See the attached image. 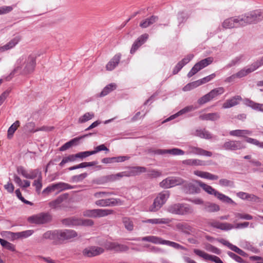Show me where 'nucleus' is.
<instances>
[{
	"instance_id": "obj_3",
	"label": "nucleus",
	"mask_w": 263,
	"mask_h": 263,
	"mask_svg": "<svg viewBox=\"0 0 263 263\" xmlns=\"http://www.w3.org/2000/svg\"><path fill=\"white\" fill-rule=\"evenodd\" d=\"M243 27L256 24L263 20V12L261 10H255L241 15Z\"/></svg>"
},
{
	"instance_id": "obj_11",
	"label": "nucleus",
	"mask_w": 263,
	"mask_h": 263,
	"mask_svg": "<svg viewBox=\"0 0 263 263\" xmlns=\"http://www.w3.org/2000/svg\"><path fill=\"white\" fill-rule=\"evenodd\" d=\"M246 148V146L241 141L229 140L222 145L221 148L226 151H235Z\"/></svg>"
},
{
	"instance_id": "obj_1",
	"label": "nucleus",
	"mask_w": 263,
	"mask_h": 263,
	"mask_svg": "<svg viewBox=\"0 0 263 263\" xmlns=\"http://www.w3.org/2000/svg\"><path fill=\"white\" fill-rule=\"evenodd\" d=\"M36 55L33 54L28 56H22L17 60L16 67L12 73L17 72L24 74L31 73L34 71L36 66Z\"/></svg>"
},
{
	"instance_id": "obj_33",
	"label": "nucleus",
	"mask_w": 263,
	"mask_h": 263,
	"mask_svg": "<svg viewBox=\"0 0 263 263\" xmlns=\"http://www.w3.org/2000/svg\"><path fill=\"white\" fill-rule=\"evenodd\" d=\"M255 70V67L254 66L253 64H252L251 65L243 68L236 73V76L237 77V78H241L247 76L252 72H253Z\"/></svg>"
},
{
	"instance_id": "obj_18",
	"label": "nucleus",
	"mask_w": 263,
	"mask_h": 263,
	"mask_svg": "<svg viewBox=\"0 0 263 263\" xmlns=\"http://www.w3.org/2000/svg\"><path fill=\"white\" fill-rule=\"evenodd\" d=\"M194 252L196 255L202 257L205 260H211L215 262V263H223L219 257L215 255H210L200 250L194 249Z\"/></svg>"
},
{
	"instance_id": "obj_61",
	"label": "nucleus",
	"mask_w": 263,
	"mask_h": 263,
	"mask_svg": "<svg viewBox=\"0 0 263 263\" xmlns=\"http://www.w3.org/2000/svg\"><path fill=\"white\" fill-rule=\"evenodd\" d=\"M216 75L215 73H212L207 77H205L201 79L197 80L198 82L199 85H201L203 84L206 83L212 79H213L215 77Z\"/></svg>"
},
{
	"instance_id": "obj_54",
	"label": "nucleus",
	"mask_w": 263,
	"mask_h": 263,
	"mask_svg": "<svg viewBox=\"0 0 263 263\" xmlns=\"http://www.w3.org/2000/svg\"><path fill=\"white\" fill-rule=\"evenodd\" d=\"M76 159H77L75 154L69 155L67 157L63 158L62 161L60 163L59 165L62 167L65 163L69 162L75 161Z\"/></svg>"
},
{
	"instance_id": "obj_13",
	"label": "nucleus",
	"mask_w": 263,
	"mask_h": 263,
	"mask_svg": "<svg viewBox=\"0 0 263 263\" xmlns=\"http://www.w3.org/2000/svg\"><path fill=\"white\" fill-rule=\"evenodd\" d=\"M104 249L98 246H89L85 248L82 251V254L86 257H93L103 253Z\"/></svg>"
},
{
	"instance_id": "obj_59",
	"label": "nucleus",
	"mask_w": 263,
	"mask_h": 263,
	"mask_svg": "<svg viewBox=\"0 0 263 263\" xmlns=\"http://www.w3.org/2000/svg\"><path fill=\"white\" fill-rule=\"evenodd\" d=\"M88 174L87 173H84L78 175L73 176L71 177V180L73 182H79L82 181L87 176Z\"/></svg>"
},
{
	"instance_id": "obj_41",
	"label": "nucleus",
	"mask_w": 263,
	"mask_h": 263,
	"mask_svg": "<svg viewBox=\"0 0 263 263\" xmlns=\"http://www.w3.org/2000/svg\"><path fill=\"white\" fill-rule=\"evenodd\" d=\"M117 87L116 83H111L106 85L100 93V97H104L109 93L110 92L115 90Z\"/></svg>"
},
{
	"instance_id": "obj_50",
	"label": "nucleus",
	"mask_w": 263,
	"mask_h": 263,
	"mask_svg": "<svg viewBox=\"0 0 263 263\" xmlns=\"http://www.w3.org/2000/svg\"><path fill=\"white\" fill-rule=\"evenodd\" d=\"M95 116L94 113L92 112H88L79 118L78 122L80 123H85L87 121L92 119Z\"/></svg>"
},
{
	"instance_id": "obj_62",
	"label": "nucleus",
	"mask_w": 263,
	"mask_h": 263,
	"mask_svg": "<svg viewBox=\"0 0 263 263\" xmlns=\"http://www.w3.org/2000/svg\"><path fill=\"white\" fill-rule=\"evenodd\" d=\"M102 151L108 152L109 149L105 145V144H103L95 147L94 150L91 151V152L92 155H94Z\"/></svg>"
},
{
	"instance_id": "obj_56",
	"label": "nucleus",
	"mask_w": 263,
	"mask_h": 263,
	"mask_svg": "<svg viewBox=\"0 0 263 263\" xmlns=\"http://www.w3.org/2000/svg\"><path fill=\"white\" fill-rule=\"evenodd\" d=\"M35 124L34 122H30L26 123L24 126V130L26 132L29 133H35L36 132V129H35Z\"/></svg>"
},
{
	"instance_id": "obj_39",
	"label": "nucleus",
	"mask_w": 263,
	"mask_h": 263,
	"mask_svg": "<svg viewBox=\"0 0 263 263\" xmlns=\"http://www.w3.org/2000/svg\"><path fill=\"white\" fill-rule=\"evenodd\" d=\"M203 210L209 213L215 212L220 210V207L214 203L205 202L203 204Z\"/></svg>"
},
{
	"instance_id": "obj_10",
	"label": "nucleus",
	"mask_w": 263,
	"mask_h": 263,
	"mask_svg": "<svg viewBox=\"0 0 263 263\" xmlns=\"http://www.w3.org/2000/svg\"><path fill=\"white\" fill-rule=\"evenodd\" d=\"M113 213V211L109 209H93L87 210L83 212L85 217L98 218L105 217Z\"/></svg>"
},
{
	"instance_id": "obj_43",
	"label": "nucleus",
	"mask_w": 263,
	"mask_h": 263,
	"mask_svg": "<svg viewBox=\"0 0 263 263\" xmlns=\"http://www.w3.org/2000/svg\"><path fill=\"white\" fill-rule=\"evenodd\" d=\"M199 185L206 193L210 195H214L215 196L217 195L219 192L213 189L211 186L203 182H199Z\"/></svg>"
},
{
	"instance_id": "obj_31",
	"label": "nucleus",
	"mask_w": 263,
	"mask_h": 263,
	"mask_svg": "<svg viewBox=\"0 0 263 263\" xmlns=\"http://www.w3.org/2000/svg\"><path fill=\"white\" fill-rule=\"evenodd\" d=\"M158 20V17L155 15H152L149 17L142 20L139 26L142 28H146L153 25Z\"/></svg>"
},
{
	"instance_id": "obj_8",
	"label": "nucleus",
	"mask_w": 263,
	"mask_h": 263,
	"mask_svg": "<svg viewBox=\"0 0 263 263\" xmlns=\"http://www.w3.org/2000/svg\"><path fill=\"white\" fill-rule=\"evenodd\" d=\"M222 26L225 29H232L243 27L241 16L231 17L224 20Z\"/></svg>"
},
{
	"instance_id": "obj_63",
	"label": "nucleus",
	"mask_w": 263,
	"mask_h": 263,
	"mask_svg": "<svg viewBox=\"0 0 263 263\" xmlns=\"http://www.w3.org/2000/svg\"><path fill=\"white\" fill-rule=\"evenodd\" d=\"M211 101V98L209 96V93H206V95H204L202 97L200 98L198 101L197 103L200 105H203L210 101Z\"/></svg>"
},
{
	"instance_id": "obj_35",
	"label": "nucleus",
	"mask_w": 263,
	"mask_h": 263,
	"mask_svg": "<svg viewBox=\"0 0 263 263\" xmlns=\"http://www.w3.org/2000/svg\"><path fill=\"white\" fill-rule=\"evenodd\" d=\"M68 197L67 194H64L59 196L55 200L49 203V205L52 209H57L60 207L61 203Z\"/></svg>"
},
{
	"instance_id": "obj_60",
	"label": "nucleus",
	"mask_w": 263,
	"mask_h": 263,
	"mask_svg": "<svg viewBox=\"0 0 263 263\" xmlns=\"http://www.w3.org/2000/svg\"><path fill=\"white\" fill-rule=\"evenodd\" d=\"M199 84L197 81L190 83L186 85L183 88V90L185 91H190L198 86H199Z\"/></svg>"
},
{
	"instance_id": "obj_9",
	"label": "nucleus",
	"mask_w": 263,
	"mask_h": 263,
	"mask_svg": "<svg viewBox=\"0 0 263 263\" xmlns=\"http://www.w3.org/2000/svg\"><path fill=\"white\" fill-rule=\"evenodd\" d=\"M213 58L210 57L203 59L196 63L192 67V69L187 73V77L189 78L192 77L199 71L212 64L213 62Z\"/></svg>"
},
{
	"instance_id": "obj_14",
	"label": "nucleus",
	"mask_w": 263,
	"mask_h": 263,
	"mask_svg": "<svg viewBox=\"0 0 263 263\" xmlns=\"http://www.w3.org/2000/svg\"><path fill=\"white\" fill-rule=\"evenodd\" d=\"M106 249L108 250L114 251L115 252H122L126 251L129 249L127 246L117 242L108 241L105 244Z\"/></svg>"
},
{
	"instance_id": "obj_12",
	"label": "nucleus",
	"mask_w": 263,
	"mask_h": 263,
	"mask_svg": "<svg viewBox=\"0 0 263 263\" xmlns=\"http://www.w3.org/2000/svg\"><path fill=\"white\" fill-rule=\"evenodd\" d=\"M184 180L180 177H172L164 179L160 183L161 187L168 189L176 185L183 184Z\"/></svg>"
},
{
	"instance_id": "obj_47",
	"label": "nucleus",
	"mask_w": 263,
	"mask_h": 263,
	"mask_svg": "<svg viewBox=\"0 0 263 263\" xmlns=\"http://www.w3.org/2000/svg\"><path fill=\"white\" fill-rule=\"evenodd\" d=\"M171 220L169 218H154V219H148L146 220L147 223L152 224H168Z\"/></svg>"
},
{
	"instance_id": "obj_42",
	"label": "nucleus",
	"mask_w": 263,
	"mask_h": 263,
	"mask_svg": "<svg viewBox=\"0 0 263 263\" xmlns=\"http://www.w3.org/2000/svg\"><path fill=\"white\" fill-rule=\"evenodd\" d=\"M195 135L201 138L206 139H211L212 138V134L205 129H197L195 132Z\"/></svg>"
},
{
	"instance_id": "obj_26",
	"label": "nucleus",
	"mask_w": 263,
	"mask_h": 263,
	"mask_svg": "<svg viewBox=\"0 0 263 263\" xmlns=\"http://www.w3.org/2000/svg\"><path fill=\"white\" fill-rule=\"evenodd\" d=\"M131 172L126 173L125 172H123L121 173H119L117 174L110 175L106 176H104L101 178V180L103 182H107L109 181H114L116 180L118 177H122L123 176H130L131 175Z\"/></svg>"
},
{
	"instance_id": "obj_46",
	"label": "nucleus",
	"mask_w": 263,
	"mask_h": 263,
	"mask_svg": "<svg viewBox=\"0 0 263 263\" xmlns=\"http://www.w3.org/2000/svg\"><path fill=\"white\" fill-rule=\"evenodd\" d=\"M224 89L222 87H219L211 90L209 92V96L211 100L216 98L217 96L223 93Z\"/></svg>"
},
{
	"instance_id": "obj_48",
	"label": "nucleus",
	"mask_w": 263,
	"mask_h": 263,
	"mask_svg": "<svg viewBox=\"0 0 263 263\" xmlns=\"http://www.w3.org/2000/svg\"><path fill=\"white\" fill-rule=\"evenodd\" d=\"M247 105L251 107L252 109L256 110L257 111L263 112V104H260L255 103L254 101L248 100Z\"/></svg>"
},
{
	"instance_id": "obj_51",
	"label": "nucleus",
	"mask_w": 263,
	"mask_h": 263,
	"mask_svg": "<svg viewBox=\"0 0 263 263\" xmlns=\"http://www.w3.org/2000/svg\"><path fill=\"white\" fill-rule=\"evenodd\" d=\"M243 57V55L242 54L235 57L226 66V67L227 68H229L232 66L239 64L242 61Z\"/></svg>"
},
{
	"instance_id": "obj_22",
	"label": "nucleus",
	"mask_w": 263,
	"mask_h": 263,
	"mask_svg": "<svg viewBox=\"0 0 263 263\" xmlns=\"http://www.w3.org/2000/svg\"><path fill=\"white\" fill-rule=\"evenodd\" d=\"M21 40V37L20 36H16L14 37L6 45L3 46H0V52H3L13 48Z\"/></svg>"
},
{
	"instance_id": "obj_53",
	"label": "nucleus",
	"mask_w": 263,
	"mask_h": 263,
	"mask_svg": "<svg viewBox=\"0 0 263 263\" xmlns=\"http://www.w3.org/2000/svg\"><path fill=\"white\" fill-rule=\"evenodd\" d=\"M216 197H217L218 199H219L223 202L227 203L235 204V203L233 201V200L231 198L219 192L217 195L216 196Z\"/></svg>"
},
{
	"instance_id": "obj_64",
	"label": "nucleus",
	"mask_w": 263,
	"mask_h": 263,
	"mask_svg": "<svg viewBox=\"0 0 263 263\" xmlns=\"http://www.w3.org/2000/svg\"><path fill=\"white\" fill-rule=\"evenodd\" d=\"M227 254L231 258H232V259L235 260L237 262H239V263H245L244 260L241 257H240L238 255L235 254V253H233L232 252H230V251H228L227 252Z\"/></svg>"
},
{
	"instance_id": "obj_6",
	"label": "nucleus",
	"mask_w": 263,
	"mask_h": 263,
	"mask_svg": "<svg viewBox=\"0 0 263 263\" xmlns=\"http://www.w3.org/2000/svg\"><path fill=\"white\" fill-rule=\"evenodd\" d=\"M52 215L48 212H42L33 215L28 218V221L33 224H44L50 222L52 220Z\"/></svg>"
},
{
	"instance_id": "obj_15",
	"label": "nucleus",
	"mask_w": 263,
	"mask_h": 263,
	"mask_svg": "<svg viewBox=\"0 0 263 263\" xmlns=\"http://www.w3.org/2000/svg\"><path fill=\"white\" fill-rule=\"evenodd\" d=\"M200 181H193L191 182H187L184 184V191L188 194H196L200 192L199 183Z\"/></svg>"
},
{
	"instance_id": "obj_29",
	"label": "nucleus",
	"mask_w": 263,
	"mask_h": 263,
	"mask_svg": "<svg viewBox=\"0 0 263 263\" xmlns=\"http://www.w3.org/2000/svg\"><path fill=\"white\" fill-rule=\"evenodd\" d=\"M242 100L240 96H235L232 98L227 100L222 105V108H229L237 105L240 101Z\"/></svg>"
},
{
	"instance_id": "obj_58",
	"label": "nucleus",
	"mask_w": 263,
	"mask_h": 263,
	"mask_svg": "<svg viewBox=\"0 0 263 263\" xmlns=\"http://www.w3.org/2000/svg\"><path fill=\"white\" fill-rule=\"evenodd\" d=\"M42 174H40V176L38 177L36 180H35L33 183V185L36 188V191L37 192H40L42 187Z\"/></svg>"
},
{
	"instance_id": "obj_30",
	"label": "nucleus",
	"mask_w": 263,
	"mask_h": 263,
	"mask_svg": "<svg viewBox=\"0 0 263 263\" xmlns=\"http://www.w3.org/2000/svg\"><path fill=\"white\" fill-rule=\"evenodd\" d=\"M229 134L232 136L244 138L246 140L247 135H251L252 132L247 129H236L230 131Z\"/></svg>"
},
{
	"instance_id": "obj_57",
	"label": "nucleus",
	"mask_w": 263,
	"mask_h": 263,
	"mask_svg": "<svg viewBox=\"0 0 263 263\" xmlns=\"http://www.w3.org/2000/svg\"><path fill=\"white\" fill-rule=\"evenodd\" d=\"M219 184L224 187H234V182L227 179H221L219 180Z\"/></svg>"
},
{
	"instance_id": "obj_17",
	"label": "nucleus",
	"mask_w": 263,
	"mask_h": 263,
	"mask_svg": "<svg viewBox=\"0 0 263 263\" xmlns=\"http://www.w3.org/2000/svg\"><path fill=\"white\" fill-rule=\"evenodd\" d=\"M186 154H194L197 155L204 156L206 157H211L212 153L210 151L204 150L200 147L189 145L187 147Z\"/></svg>"
},
{
	"instance_id": "obj_20",
	"label": "nucleus",
	"mask_w": 263,
	"mask_h": 263,
	"mask_svg": "<svg viewBox=\"0 0 263 263\" xmlns=\"http://www.w3.org/2000/svg\"><path fill=\"white\" fill-rule=\"evenodd\" d=\"M154 154L157 155H164L168 154L174 156L183 155L185 154V152L183 150L178 148H173L169 149H158L154 151Z\"/></svg>"
},
{
	"instance_id": "obj_28",
	"label": "nucleus",
	"mask_w": 263,
	"mask_h": 263,
	"mask_svg": "<svg viewBox=\"0 0 263 263\" xmlns=\"http://www.w3.org/2000/svg\"><path fill=\"white\" fill-rule=\"evenodd\" d=\"M80 221V218L75 216L64 218L61 220L63 225L69 227L79 226Z\"/></svg>"
},
{
	"instance_id": "obj_16",
	"label": "nucleus",
	"mask_w": 263,
	"mask_h": 263,
	"mask_svg": "<svg viewBox=\"0 0 263 263\" xmlns=\"http://www.w3.org/2000/svg\"><path fill=\"white\" fill-rule=\"evenodd\" d=\"M59 241L71 239L78 236L77 232L73 230H59Z\"/></svg>"
},
{
	"instance_id": "obj_27",
	"label": "nucleus",
	"mask_w": 263,
	"mask_h": 263,
	"mask_svg": "<svg viewBox=\"0 0 263 263\" xmlns=\"http://www.w3.org/2000/svg\"><path fill=\"white\" fill-rule=\"evenodd\" d=\"M148 37L149 35L147 33H144L140 35L133 44V53L144 44L147 40Z\"/></svg>"
},
{
	"instance_id": "obj_52",
	"label": "nucleus",
	"mask_w": 263,
	"mask_h": 263,
	"mask_svg": "<svg viewBox=\"0 0 263 263\" xmlns=\"http://www.w3.org/2000/svg\"><path fill=\"white\" fill-rule=\"evenodd\" d=\"M245 141L248 143L254 145L259 148H263V142H260L256 139L250 137H246Z\"/></svg>"
},
{
	"instance_id": "obj_37",
	"label": "nucleus",
	"mask_w": 263,
	"mask_h": 263,
	"mask_svg": "<svg viewBox=\"0 0 263 263\" xmlns=\"http://www.w3.org/2000/svg\"><path fill=\"white\" fill-rule=\"evenodd\" d=\"M176 227L179 231L187 234H190L193 230L192 227L189 223L184 222L177 223Z\"/></svg>"
},
{
	"instance_id": "obj_44",
	"label": "nucleus",
	"mask_w": 263,
	"mask_h": 263,
	"mask_svg": "<svg viewBox=\"0 0 263 263\" xmlns=\"http://www.w3.org/2000/svg\"><path fill=\"white\" fill-rule=\"evenodd\" d=\"M20 125V122L18 120H17L10 126L7 132V137L8 139H10L12 138L14 133Z\"/></svg>"
},
{
	"instance_id": "obj_34",
	"label": "nucleus",
	"mask_w": 263,
	"mask_h": 263,
	"mask_svg": "<svg viewBox=\"0 0 263 263\" xmlns=\"http://www.w3.org/2000/svg\"><path fill=\"white\" fill-rule=\"evenodd\" d=\"M58 233L59 230L47 231L43 234V238L44 239H50L55 241H59Z\"/></svg>"
},
{
	"instance_id": "obj_7",
	"label": "nucleus",
	"mask_w": 263,
	"mask_h": 263,
	"mask_svg": "<svg viewBox=\"0 0 263 263\" xmlns=\"http://www.w3.org/2000/svg\"><path fill=\"white\" fill-rule=\"evenodd\" d=\"M209 224L215 228L219 229L223 231H228L234 228L236 229H241L247 228L248 227L249 222H244L243 223H237L235 227L233 226V224L229 223H222L217 221H213L212 222H209Z\"/></svg>"
},
{
	"instance_id": "obj_2",
	"label": "nucleus",
	"mask_w": 263,
	"mask_h": 263,
	"mask_svg": "<svg viewBox=\"0 0 263 263\" xmlns=\"http://www.w3.org/2000/svg\"><path fill=\"white\" fill-rule=\"evenodd\" d=\"M166 211L173 214L178 215H187L193 214L194 208L185 203H176L171 204L167 208Z\"/></svg>"
},
{
	"instance_id": "obj_4",
	"label": "nucleus",
	"mask_w": 263,
	"mask_h": 263,
	"mask_svg": "<svg viewBox=\"0 0 263 263\" xmlns=\"http://www.w3.org/2000/svg\"><path fill=\"white\" fill-rule=\"evenodd\" d=\"M143 241H148L155 244L165 245L172 247L176 249L186 250V249L180 244L170 240H163L161 238L155 236H148L141 238Z\"/></svg>"
},
{
	"instance_id": "obj_25",
	"label": "nucleus",
	"mask_w": 263,
	"mask_h": 263,
	"mask_svg": "<svg viewBox=\"0 0 263 263\" xmlns=\"http://www.w3.org/2000/svg\"><path fill=\"white\" fill-rule=\"evenodd\" d=\"M130 158L129 156H118L114 157L104 158L101 160V162L103 163H114L124 162Z\"/></svg>"
},
{
	"instance_id": "obj_5",
	"label": "nucleus",
	"mask_w": 263,
	"mask_h": 263,
	"mask_svg": "<svg viewBox=\"0 0 263 263\" xmlns=\"http://www.w3.org/2000/svg\"><path fill=\"white\" fill-rule=\"evenodd\" d=\"M170 195L168 191H163L160 193L154 199L153 203L149 208L151 212L158 211L166 202Z\"/></svg>"
},
{
	"instance_id": "obj_23",
	"label": "nucleus",
	"mask_w": 263,
	"mask_h": 263,
	"mask_svg": "<svg viewBox=\"0 0 263 263\" xmlns=\"http://www.w3.org/2000/svg\"><path fill=\"white\" fill-rule=\"evenodd\" d=\"M21 40V37L20 36H16L14 37L6 45L3 46H0V52H3L13 48Z\"/></svg>"
},
{
	"instance_id": "obj_21",
	"label": "nucleus",
	"mask_w": 263,
	"mask_h": 263,
	"mask_svg": "<svg viewBox=\"0 0 263 263\" xmlns=\"http://www.w3.org/2000/svg\"><path fill=\"white\" fill-rule=\"evenodd\" d=\"M121 57L120 53L115 55L106 65L107 70L111 71L114 70L119 64Z\"/></svg>"
},
{
	"instance_id": "obj_49",
	"label": "nucleus",
	"mask_w": 263,
	"mask_h": 263,
	"mask_svg": "<svg viewBox=\"0 0 263 263\" xmlns=\"http://www.w3.org/2000/svg\"><path fill=\"white\" fill-rule=\"evenodd\" d=\"M0 243L3 248L12 252L15 251V246L7 240L0 238Z\"/></svg>"
},
{
	"instance_id": "obj_19",
	"label": "nucleus",
	"mask_w": 263,
	"mask_h": 263,
	"mask_svg": "<svg viewBox=\"0 0 263 263\" xmlns=\"http://www.w3.org/2000/svg\"><path fill=\"white\" fill-rule=\"evenodd\" d=\"M217 241L222 245L228 247L232 251L237 253L239 255L243 256V257H247L248 254L243 250H241L237 246L231 243L228 241L225 240L223 238L217 239Z\"/></svg>"
},
{
	"instance_id": "obj_32",
	"label": "nucleus",
	"mask_w": 263,
	"mask_h": 263,
	"mask_svg": "<svg viewBox=\"0 0 263 263\" xmlns=\"http://www.w3.org/2000/svg\"><path fill=\"white\" fill-rule=\"evenodd\" d=\"M199 118L201 120L215 121L220 118V115L218 112L203 114L200 115Z\"/></svg>"
},
{
	"instance_id": "obj_55",
	"label": "nucleus",
	"mask_w": 263,
	"mask_h": 263,
	"mask_svg": "<svg viewBox=\"0 0 263 263\" xmlns=\"http://www.w3.org/2000/svg\"><path fill=\"white\" fill-rule=\"evenodd\" d=\"M40 174H42V173L38 169L31 170L28 172L27 179H33L38 178Z\"/></svg>"
},
{
	"instance_id": "obj_40",
	"label": "nucleus",
	"mask_w": 263,
	"mask_h": 263,
	"mask_svg": "<svg viewBox=\"0 0 263 263\" xmlns=\"http://www.w3.org/2000/svg\"><path fill=\"white\" fill-rule=\"evenodd\" d=\"M80 138H78L77 137L73 138L61 146L60 147V151H65L72 146L77 145L78 144Z\"/></svg>"
},
{
	"instance_id": "obj_36",
	"label": "nucleus",
	"mask_w": 263,
	"mask_h": 263,
	"mask_svg": "<svg viewBox=\"0 0 263 263\" xmlns=\"http://www.w3.org/2000/svg\"><path fill=\"white\" fill-rule=\"evenodd\" d=\"M195 109V108L193 105L186 106V107L183 108V109H181L180 111H179L176 114L170 116L169 118L166 119L164 122H167V121L172 120L173 119H174L176 117H177L180 115H182L183 114H184L185 113H187L188 112L193 111Z\"/></svg>"
},
{
	"instance_id": "obj_24",
	"label": "nucleus",
	"mask_w": 263,
	"mask_h": 263,
	"mask_svg": "<svg viewBox=\"0 0 263 263\" xmlns=\"http://www.w3.org/2000/svg\"><path fill=\"white\" fill-rule=\"evenodd\" d=\"M119 199L109 198L97 200L95 204L99 206H112L117 204Z\"/></svg>"
},
{
	"instance_id": "obj_38",
	"label": "nucleus",
	"mask_w": 263,
	"mask_h": 263,
	"mask_svg": "<svg viewBox=\"0 0 263 263\" xmlns=\"http://www.w3.org/2000/svg\"><path fill=\"white\" fill-rule=\"evenodd\" d=\"M182 163L189 166H204L205 165L204 161L198 159H189L183 160Z\"/></svg>"
},
{
	"instance_id": "obj_45",
	"label": "nucleus",
	"mask_w": 263,
	"mask_h": 263,
	"mask_svg": "<svg viewBox=\"0 0 263 263\" xmlns=\"http://www.w3.org/2000/svg\"><path fill=\"white\" fill-rule=\"evenodd\" d=\"M52 187L53 189V191H55V190L63 191L65 190L72 189L74 188L70 185L64 182H59L58 183L52 184Z\"/></svg>"
}]
</instances>
